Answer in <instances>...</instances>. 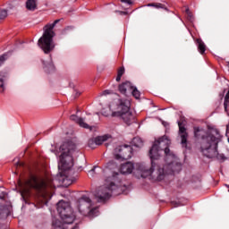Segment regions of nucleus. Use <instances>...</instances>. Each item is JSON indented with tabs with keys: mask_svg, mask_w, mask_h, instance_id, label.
<instances>
[{
	"mask_svg": "<svg viewBox=\"0 0 229 229\" xmlns=\"http://www.w3.org/2000/svg\"><path fill=\"white\" fill-rule=\"evenodd\" d=\"M197 44L200 55H203L205 51H207V47L205 46V43L201 39H197Z\"/></svg>",
	"mask_w": 229,
	"mask_h": 229,
	"instance_id": "17",
	"label": "nucleus"
},
{
	"mask_svg": "<svg viewBox=\"0 0 229 229\" xmlns=\"http://www.w3.org/2000/svg\"><path fill=\"white\" fill-rule=\"evenodd\" d=\"M8 17V11L6 9H0V21H4Z\"/></svg>",
	"mask_w": 229,
	"mask_h": 229,
	"instance_id": "22",
	"label": "nucleus"
},
{
	"mask_svg": "<svg viewBox=\"0 0 229 229\" xmlns=\"http://www.w3.org/2000/svg\"><path fill=\"white\" fill-rule=\"evenodd\" d=\"M94 171H96V168H93L89 171V174H92L94 173Z\"/></svg>",
	"mask_w": 229,
	"mask_h": 229,
	"instance_id": "32",
	"label": "nucleus"
},
{
	"mask_svg": "<svg viewBox=\"0 0 229 229\" xmlns=\"http://www.w3.org/2000/svg\"><path fill=\"white\" fill-rule=\"evenodd\" d=\"M59 163L58 169L60 172L59 175H57L58 181L64 187H69V185L72 184V180L69 179L64 171H69L74 165V155L78 153V148H76V144L72 141H66L63 143L59 148Z\"/></svg>",
	"mask_w": 229,
	"mask_h": 229,
	"instance_id": "2",
	"label": "nucleus"
},
{
	"mask_svg": "<svg viewBox=\"0 0 229 229\" xmlns=\"http://www.w3.org/2000/svg\"><path fill=\"white\" fill-rule=\"evenodd\" d=\"M114 178L115 177H108L106 180L105 185L100 186L95 192V198L98 203H105L106 199H110V196H112V190L115 187Z\"/></svg>",
	"mask_w": 229,
	"mask_h": 229,
	"instance_id": "9",
	"label": "nucleus"
},
{
	"mask_svg": "<svg viewBox=\"0 0 229 229\" xmlns=\"http://www.w3.org/2000/svg\"><path fill=\"white\" fill-rule=\"evenodd\" d=\"M121 3H125L126 4H133V2L131 0H120Z\"/></svg>",
	"mask_w": 229,
	"mask_h": 229,
	"instance_id": "29",
	"label": "nucleus"
},
{
	"mask_svg": "<svg viewBox=\"0 0 229 229\" xmlns=\"http://www.w3.org/2000/svg\"><path fill=\"white\" fill-rule=\"evenodd\" d=\"M109 94H112V90H110V89H106V90L102 91V92L99 94V96H100V97L108 96Z\"/></svg>",
	"mask_w": 229,
	"mask_h": 229,
	"instance_id": "28",
	"label": "nucleus"
},
{
	"mask_svg": "<svg viewBox=\"0 0 229 229\" xmlns=\"http://www.w3.org/2000/svg\"><path fill=\"white\" fill-rule=\"evenodd\" d=\"M75 208L84 217H98L99 216V208L94 205L92 199L87 196H82L77 200Z\"/></svg>",
	"mask_w": 229,
	"mask_h": 229,
	"instance_id": "8",
	"label": "nucleus"
},
{
	"mask_svg": "<svg viewBox=\"0 0 229 229\" xmlns=\"http://www.w3.org/2000/svg\"><path fill=\"white\" fill-rule=\"evenodd\" d=\"M123 74H124V67L123 66L120 67L117 72L116 81H121V78H123Z\"/></svg>",
	"mask_w": 229,
	"mask_h": 229,
	"instance_id": "23",
	"label": "nucleus"
},
{
	"mask_svg": "<svg viewBox=\"0 0 229 229\" xmlns=\"http://www.w3.org/2000/svg\"><path fill=\"white\" fill-rule=\"evenodd\" d=\"M26 8L28 10H30V12H34V10H37V0H27Z\"/></svg>",
	"mask_w": 229,
	"mask_h": 229,
	"instance_id": "16",
	"label": "nucleus"
},
{
	"mask_svg": "<svg viewBox=\"0 0 229 229\" xmlns=\"http://www.w3.org/2000/svg\"><path fill=\"white\" fill-rule=\"evenodd\" d=\"M8 58L7 55H4L0 56V67L1 65H3V64H4L5 60Z\"/></svg>",
	"mask_w": 229,
	"mask_h": 229,
	"instance_id": "27",
	"label": "nucleus"
},
{
	"mask_svg": "<svg viewBox=\"0 0 229 229\" xmlns=\"http://www.w3.org/2000/svg\"><path fill=\"white\" fill-rule=\"evenodd\" d=\"M133 169H135L133 163L127 162L122 165L120 172L122 174H131V173H133Z\"/></svg>",
	"mask_w": 229,
	"mask_h": 229,
	"instance_id": "13",
	"label": "nucleus"
},
{
	"mask_svg": "<svg viewBox=\"0 0 229 229\" xmlns=\"http://www.w3.org/2000/svg\"><path fill=\"white\" fill-rule=\"evenodd\" d=\"M186 13L191 17V11L189 9H186Z\"/></svg>",
	"mask_w": 229,
	"mask_h": 229,
	"instance_id": "31",
	"label": "nucleus"
},
{
	"mask_svg": "<svg viewBox=\"0 0 229 229\" xmlns=\"http://www.w3.org/2000/svg\"><path fill=\"white\" fill-rule=\"evenodd\" d=\"M57 22H60V20H55L53 23L47 24L43 29V36L38 41V46H39L47 55L55 49L53 38L55 33L53 30H55V26H56Z\"/></svg>",
	"mask_w": 229,
	"mask_h": 229,
	"instance_id": "7",
	"label": "nucleus"
},
{
	"mask_svg": "<svg viewBox=\"0 0 229 229\" xmlns=\"http://www.w3.org/2000/svg\"><path fill=\"white\" fill-rule=\"evenodd\" d=\"M132 146L135 148H142V146H144V141H142V139L140 138H134L132 140Z\"/></svg>",
	"mask_w": 229,
	"mask_h": 229,
	"instance_id": "18",
	"label": "nucleus"
},
{
	"mask_svg": "<svg viewBox=\"0 0 229 229\" xmlns=\"http://www.w3.org/2000/svg\"><path fill=\"white\" fill-rule=\"evenodd\" d=\"M114 155L116 160H129L133 155V148L128 145L120 146L114 148Z\"/></svg>",
	"mask_w": 229,
	"mask_h": 229,
	"instance_id": "10",
	"label": "nucleus"
},
{
	"mask_svg": "<svg viewBox=\"0 0 229 229\" xmlns=\"http://www.w3.org/2000/svg\"><path fill=\"white\" fill-rule=\"evenodd\" d=\"M131 94L133 96V98H135V99H140V91H139V89L133 86Z\"/></svg>",
	"mask_w": 229,
	"mask_h": 229,
	"instance_id": "21",
	"label": "nucleus"
},
{
	"mask_svg": "<svg viewBox=\"0 0 229 229\" xmlns=\"http://www.w3.org/2000/svg\"><path fill=\"white\" fill-rule=\"evenodd\" d=\"M130 100L118 98L109 105L111 117H118V119H121L127 126L133 124L135 122V114L130 110Z\"/></svg>",
	"mask_w": 229,
	"mask_h": 229,
	"instance_id": "5",
	"label": "nucleus"
},
{
	"mask_svg": "<svg viewBox=\"0 0 229 229\" xmlns=\"http://www.w3.org/2000/svg\"><path fill=\"white\" fill-rule=\"evenodd\" d=\"M106 139H107L106 136H98L95 138V142L97 146H101V144H103L106 140Z\"/></svg>",
	"mask_w": 229,
	"mask_h": 229,
	"instance_id": "19",
	"label": "nucleus"
},
{
	"mask_svg": "<svg viewBox=\"0 0 229 229\" xmlns=\"http://www.w3.org/2000/svg\"><path fill=\"white\" fill-rule=\"evenodd\" d=\"M9 78L8 72L2 71L0 72V92H4V83Z\"/></svg>",
	"mask_w": 229,
	"mask_h": 229,
	"instance_id": "14",
	"label": "nucleus"
},
{
	"mask_svg": "<svg viewBox=\"0 0 229 229\" xmlns=\"http://www.w3.org/2000/svg\"><path fill=\"white\" fill-rule=\"evenodd\" d=\"M172 205H174V207H180V204L177 202H172Z\"/></svg>",
	"mask_w": 229,
	"mask_h": 229,
	"instance_id": "30",
	"label": "nucleus"
},
{
	"mask_svg": "<svg viewBox=\"0 0 229 229\" xmlns=\"http://www.w3.org/2000/svg\"><path fill=\"white\" fill-rule=\"evenodd\" d=\"M43 64L45 65V71L47 72H51V71H55V64H53V59H51V57L48 61H43Z\"/></svg>",
	"mask_w": 229,
	"mask_h": 229,
	"instance_id": "15",
	"label": "nucleus"
},
{
	"mask_svg": "<svg viewBox=\"0 0 229 229\" xmlns=\"http://www.w3.org/2000/svg\"><path fill=\"white\" fill-rule=\"evenodd\" d=\"M57 212L63 221V224L60 221L55 220L53 222L55 229H67L65 225H72L76 219V216L72 213V208H71V204L64 200H60L57 203ZM77 227H72V229H76Z\"/></svg>",
	"mask_w": 229,
	"mask_h": 229,
	"instance_id": "6",
	"label": "nucleus"
},
{
	"mask_svg": "<svg viewBox=\"0 0 229 229\" xmlns=\"http://www.w3.org/2000/svg\"><path fill=\"white\" fill-rule=\"evenodd\" d=\"M187 139H189L188 133L181 134V144L184 146V148H187Z\"/></svg>",
	"mask_w": 229,
	"mask_h": 229,
	"instance_id": "20",
	"label": "nucleus"
},
{
	"mask_svg": "<svg viewBox=\"0 0 229 229\" xmlns=\"http://www.w3.org/2000/svg\"><path fill=\"white\" fill-rule=\"evenodd\" d=\"M194 135L196 139H200V151L205 157L214 158V157L219 155L217 146L223 140V136H221L217 129H213L207 132L203 129L195 127Z\"/></svg>",
	"mask_w": 229,
	"mask_h": 229,
	"instance_id": "3",
	"label": "nucleus"
},
{
	"mask_svg": "<svg viewBox=\"0 0 229 229\" xmlns=\"http://www.w3.org/2000/svg\"><path fill=\"white\" fill-rule=\"evenodd\" d=\"M18 185L21 189V196H25L30 192V189H35L38 194L43 198L45 205H47V199H51V194L55 189L53 180L49 177L46 179L32 178L27 181L24 184L21 181L18 182Z\"/></svg>",
	"mask_w": 229,
	"mask_h": 229,
	"instance_id": "4",
	"label": "nucleus"
},
{
	"mask_svg": "<svg viewBox=\"0 0 229 229\" xmlns=\"http://www.w3.org/2000/svg\"><path fill=\"white\" fill-rule=\"evenodd\" d=\"M148 6H153L155 8V4H148Z\"/></svg>",
	"mask_w": 229,
	"mask_h": 229,
	"instance_id": "33",
	"label": "nucleus"
},
{
	"mask_svg": "<svg viewBox=\"0 0 229 229\" xmlns=\"http://www.w3.org/2000/svg\"><path fill=\"white\" fill-rule=\"evenodd\" d=\"M89 148H91V149H96V138L89 139L88 141Z\"/></svg>",
	"mask_w": 229,
	"mask_h": 229,
	"instance_id": "24",
	"label": "nucleus"
},
{
	"mask_svg": "<svg viewBox=\"0 0 229 229\" xmlns=\"http://www.w3.org/2000/svg\"><path fill=\"white\" fill-rule=\"evenodd\" d=\"M118 89L121 94H123L124 96H128L129 94H131V89H133V85L130 81H125L120 84Z\"/></svg>",
	"mask_w": 229,
	"mask_h": 229,
	"instance_id": "11",
	"label": "nucleus"
},
{
	"mask_svg": "<svg viewBox=\"0 0 229 229\" xmlns=\"http://www.w3.org/2000/svg\"><path fill=\"white\" fill-rule=\"evenodd\" d=\"M154 8H161L163 10H165L166 12H169V9H167V7H165V4H160V3L155 4Z\"/></svg>",
	"mask_w": 229,
	"mask_h": 229,
	"instance_id": "26",
	"label": "nucleus"
},
{
	"mask_svg": "<svg viewBox=\"0 0 229 229\" xmlns=\"http://www.w3.org/2000/svg\"><path fill=\"white\" fill-rule=\"evenodd\" d=\"M170 144L171 140L166 136H163L155 141L149 150L151 168H148L146 165H138V171L141 178H148V176L154 174L157 180H163L165 174H174V173L182 171V164L178 162L176 156L169 149Z\"/></svg>",
	"mask_w": 229,
	"mask_h": 229,
	"instance_id": "1",
	"label": "nucleus"
},
{
	"mask_svg": "<svg viewBox=\"0 0 229 229\" xmlns=\"http://www.w3.org/2000/svg\"><path fill=\"white\" fill-rule=\"evenodd\" d=\"M70 120L73 121L74 123L79 124V126H81V128H85L86 130H92V127L90 125H89V123H85V119L80 118L76 114H72L70 116Z\"/></svg>",
	"mask_w": 229,
	"mask_h": 229,
	"instance_id": "12",
	"label": "nucleus"
},
{
	"mask_svg": "<svg viewBox=\"0 0 229 229\" xmlns=\"http://www.w3.org/2000/svg\"><path fill=\"white\" fill-rule=\"evenodd\" d=\"M178 126H179L180 135H183V133H187V129H185V127L182 126V123L179 122Z\"/></svg>",
	"mask_w": 229,
	"mask_h": 229,
	"instance_id": "25",
	"label": "nucleus"
}]
</instances>
